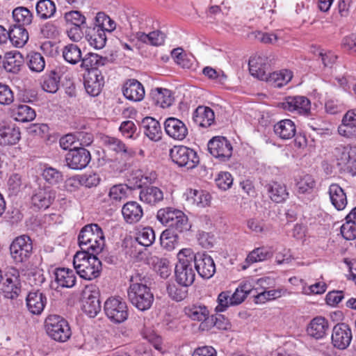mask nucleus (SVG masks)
Wrapping results in <instances>:
<instances>
[{"label": "nucleus", "mask_w": 356, "mask_h": 356, "mask_svg": "<svg viewBox=\"0 0 356 356\" xmlns=\"http://www.w3.org/2000/svg\"><path fill=\"white\" fill-rule=\"evenodd\" d=\"M127 296L130 302L140 311L149 309L154 302V295L151 289L141 282L140 275L138 274L130 277Z\"/></svg>", "instance_id": "1"}, {"label": "nucleus", "mask_w": 356, "mask_h": 356, "mask_svg": "<svg viewBox=\"0 0 356 356\" xmlns=\"http://www.w3.org/2000/svg\"><path fill=\"white\" fill-rule=\"evenodd\" d=\"M79 244L81 251L90 254H98L104 246V236L101 227L97 224L87 225L81 230Z\"/></svg>", "instance_id": "2"}, {"label": "nucleus", "mask_w": 356, "mask_h": 356, "mask_svg": "<svg viewBox=\"0 0 356 356\" xmlns=\"http://www.w3.org/2000/svg\"><path fill=\"white\" fill-rule=\"evenodd\" d=\"M95 254L80 251L74 256L73 265L81 277L91 280L99 275L102 263Z\"/></svg>", "instance_id": "3"}, {"label": "nucleus", "mask_w": 356, "mask_h": 356, "mask_svg": "<svg viewBox=\"0 0 356 356\" xmlns=\"http://www.w3.org/2000/svg\"><path fill=\"white\" fill-rule=\"evenodd\" d=\"M156 218L163 225L176 232H183L188 229L187 216L181 210L172 207L159 209Z\"/></svg>", "instance_id": "4"}, {"label": "nucleus", "mask_w": 356, "mask_h": 356, "mask_svg": "<svg viewBox=\"0 0 356 356\" xmlns=\"http://www.w3.org/2000/svg\"><path fill=\"white\" fill-rule=\"evenodd\" d=\"M47 334L52 339L65 342L71 336V330L67 321L58 315H49L45 320Z\"/></svg>", "instance_id": "5"}, {"label": "nucleus", "mask_w": 356, "mask_h": 356, "mask_svg": "<svg viewBox=\"0 0 356 356\" xmlns=\"http://www.w3.org/2000/svg\"><path fill=\"white\" fill-rule=\"evenodd\" d=\"M170 155L174 163L187 169L195 168L199 163L196 152L186 146H175L170 149Z\"/></svg>", "instance_id": "6"}, {"label": "nucleus", "mask_w": 356, "mask_h": 356, "mask_svg": "<svg viewBox=\"0 0 356 356\" xmlns=\"http://www.w3.org/2000/svg\"><path fill=\"white\" fill-rule=\"evenodd\" d=\"M82 309L90 317H95L101 311L99 291L97 286L87 285L82 291Z\"/></svg>", "instance_id": "7"}, {"label": "nucleus", "mask_w": 356, "mask_h": 356, "mask_svg": "<svg viewBox=\"0 0 356 356\" xmlns=\"http://www.w3.org/2000/svg\"><path fill=\"white\" fill-rule=\"evenodd\" d=\"M332 155L339 165L356 173V146H337L332 151Z\"/></svg>", "instance_id": "8"}, {"label": "nucleus", "mask_w": 356, "mask_h": 356, "mask_svg": "<svg viewBox=\"0 0 356 356\" xmlns=\"http://www.w3.org/2000/svg\"><path fill=\"white\" fill-rule=\"evenodd\" d=\"M104 311L112 321L122 323L128 317V309L126 302L120 297H111L104 304Z\"/></svg>", "instance_id": "9"}, {"label": "nucleus", "mask_w": 356, "mask_h": 356, "mask_svg": "<svg viewBox=\"0 0 356 356\" xmlns=\"http://www.w3.org/2000/svg\"><path fill=\"white\" fill-rule=\"evenodd\" d=\"M21 138L19 128L9 119L0 118V145L10 146L17 144Z\"/></svg>", "instance_id": "10"}, {"label": "nucleus", "mask_w": 356, "mask_h": 356, "mask_svg": "<svg viewBox=\"0 0 356 356\" xmlns=\"http://www.w3.org/2000/svg\"><path fill=\"white\" fill-rule=\"evenodd\" d=\"M282 108L295 115H307L310 113L311 102L305 96H289L282 102Z\"/></svg>", "instance_id": "11"}, {"label": "nucleus", "mask_w": 356, "mask_h": 356, "mask_svg": "<svg viewBox=\"0 0 356 356\" xmlns=\"http://www.w3.org/2000/svg\"><path fill=\"white\" fill-rule=\"evenodd\" d=\"M208 149L211 154L221 161L228 160L232 154V146L225 137L216 136L208 143Z\"/></svg>", "instance_id": "12"}, {"label": "nucleus", "mask_w": 356, "mask_h": 356, "mask_svg": "<svg viewBox=\"0 0 356 356\" xmlns=\"http://www.w3.org/2000/svg\"><path fill=\"white\" fill-rule=\"evenodd\" d=\"M19 272L16 269L8 271L0 282L1 289L6 298H15L20 291Z\"/></svg>", "instance_id": "13"}, {"label": "nucleus", "mask_w": 356, "mask_h": 356, "mask_svg": "<svg viewBox=\"0 0 356 356\" xmlns=\"http://www.w3.org/2000/svg\"><path fill=\"white\" fill-rule=\"evenodd\" d=\"M10 250L16 262H22L30 256L32 251L31 238L26 235L17 237L11 243Z\"/></svg>", "instance_id": "14"}, {"label": "nucleus", "mask_w": 356, "mask_h": 356, "mask_svg": "<svg viewBox=\"0 0 356 356\" xmlns=\"http://www.w3.org/2000/svg\"><path fill=\"white\" fill-rule=\"evenodd\" d=\"M90 153L83 147L70 149L66 154L67 165L73 170L85 168L90 161Z\"/></svg>", "instance_id": "15"}, {"label": "nucleus", "mask_w": 356, "mask_h": 356, "mask_svg": "<svg viewBox=\"0 0 356 356\" xmlns=\"http://www.w3.org/2000/svg\"><path fill=\"white\" fill-rule=\"evenodd\" d=\"M352 340V331L346 323H339L332 329L331 341L334 348L344 350L349 346Z\"/></svg>", "instance_id": "16"}, {"label": "nucleus", "mask_w": 356, "mask_h": 356, "mask_svg": "<svg viewBox=\"0 0 356 356\" xmlns=\"http://www.w3.org/2000/svg\"><path fill=\"white\" fill-rule=\"evenodd\" d=\"M104 143L111 150L120 154L122 159L124 161L120 167V170L126 166V161L136 155V151L133 148L127 146L117 138L106 136L104 139Z\"/></svg>", "instance_id": "17"}, {"label": "nucleus", "mask_w": 356, "mask_h": 356, "mask_svg": "<svg viewBox=\"0 0 356 356\" xmlns=\"http://www.w3.org/2000/svg\"><path fill=\"white\" fill-rule=\"evenodd\" d=\"M195 268L202 278L209 279L216 272V265L212 257L205 252H197Z\"/></svg>", "instance_id": "18"}, {"label": "nucleus", "mask_w": 356, "mask_h": 356, "mask_svg": "<svg viewBox=\"0 0 356 356\" xmlns=\"http://www.w3.org/2000/svg\"><path fill=\"white\" fill-rule=\"evenodd\" d=\"M165 133L172 138L177 140H184L188 135L186 124L176 118H168L164 122Z\"/></svg>", "instance_id": "19"}, {"label": "nucleus", "mask_w": 356, "mask_h": 356, "mask_svg": "<svg viewBox=\"0 0 356 356\" xmlns=\"http://www.w3.org/2000/svg\"><path fill=\"white\" fill-rule=\"evenodd\" d=\"M339 135L348 138H356V109L348 111L338 127Z\"/></svg>", "instance_id": "20"}, {"label": "nucleus", "mask_w": 356, "mask_h": 356, "mask_svg": "<svg viewBox=\"0 0 356 356\" xmlns=\"http://www.w3.org/2000/svg\"><path fill=\"white\" fill-rule=\"evenodd\" d=\"M104 83V78L98 70L89 71L84 76L86 90L91 96L95 97L99 94Z\"/></svg>", "instance_id": "21"}, {"label": "nucleus", "mask_w": 356, "mask_h": 356, "mask_svg": "<svg viewBox=\"0 0 356 356\" xmlns=\"http://www.w3.org/2000/svg\"><path fill=\"white\" fill-rule=\"evenodd\" d=\"M249 70L250 74L259 80L266 81L269 74L268 59L265 56H257L249 60Z\"/></svg>", "instance_id": "22"}, {"label": "nucleus", "mask_w": 356, "mask_h": 356, "mask_svg": "<svg viewBox=\"0 0 356 356\" xmlns=\"http://www.w3.org/2000/svg\"><path fill=\"white\" fill-rule=\"evenodd\" d=\"M329 329L327 320L323 316L314 318L307 327L309 336L316 339H321L327 335Z\"/></svg>", "instance_id": "23"}, {"label": "nucleus", "mask_w": 356, "mask_h": 356, "mask_svg": "<svg viewBox=\"0 0 356 356\" xmlns=\"http://www.w3.org/2000/svg\"><path fill=\"white\" fill-rule=\"evenodd\" d=\"M143 86L136 79L127 80L123 86V95L129 100L140 102L145 97Z\"/></svg>", "instance_id": "24"}, {"label": "nucleus", "mask_w": 356, "mask_h": 356, "mask_svg": "<svg viewBox=\"0 0 356 356\" xmlns=\"http://www.w3.org/2000/svg\"><path fill=\"white\" fill-rule=\"evenodd\" d=\"M28 310L33 314L39 315L47 304V297L39 291H30L26 298Z\"/></svg>", "instance_id": "25"}, {"label": "nucleus", "mask_w": 356, "mask_h": 356, "mask_svg": "<svg viewBox=\"0 0 356 356\" xmlns=\"http://www.w3.org/2000/svg\"><path fill=\"white\" fill-rule=\"evenodd\" d=\"M176 282L184 287H188L195 280V272L193 265L176 264L175 268Z\"/></svg>", "instance_id": "26"}, {"label": "nucleus", "mask_w": 356, "mask_h": 356, "mask_svg": "<svg viewBox=\"0 0 356 356\" xmlns=\"http://www.w3.org/2000/svg\"><path fill=\"white\" fill-rule=\"evenodd\" d=\"M122 214L127 223L134 224L139 222L143 218V210L139 203L130 201L122 207Z\"/></svg>", "instance_id": "27"}, {"label": "nucleus", "mask_w": 356, "mask_h": 356, "mask_svg": "<svg viewBox=\"0 0 356 356\" xmlns=\"http://www.w3.org/2000/svg\"><path fill=\"white\" fill-rule=\"evenodd\" d=\"M131 190L126 184H115L109 188L106 201L111 205H118L129 197Z\"/></svg>", "instance_id": "28"}, {"label": "nucleus", "mask_w": 356, "mask_h": 356, "mask_svg": "<svg viewBox=\"0 0 356 356\" xmlns=\"http://www.w3.org/2000/svg\"><path fill=\"white\" fill-rule=\"evenodd\" d=\"M266 189L268 192L270 199L276 203L284 202L289 197L285 184L278 181H270L266 185Z\"/></svg>", "instance_id": "29"}, {"label": "nucleus", "mask_w": 356, "mask_h": 356, "mask_svg": "<svg viewBox=\"0 0 356 356\" xmlns=\"http://www.w3.org/2000/svg\"><path fill=\"white\" fill-rule=\"evenodd\" d=\"M184 312L188 318L199 322L206 321L210 315L207 307L201 303L189 305L184 307Z\"/></svg>", "instance_id": "30"}, {"label": "nucleus", "mask_w": 356, "mask_h": 356, "mask_svg": "<svg viewBox=\"0 0 356 356\" xmlns=\"http://www.w3.org/2000/svg\"><path fill=\"white\" fill-rule=\"evenodd\" d=\"M193 119L198 126L207 128L214 123V112L209 107L200 106L194 111Z\"/></svg>", "instance_id": "31"}, {"label": "nucleus", "mask_w": 356, "mask_h": 356, "mask_svg": "<svg viewBox=\"0 0 356 356\" xmlns=\"http://www.w3.org/2000/svg\"><path fill=\"white\" fill-rule=\"evenodd\" d=\"M186 200L188 204L199 207H205L210 204L211 195L205 191L189 189L185 193Z\"/></svg>", "instance_id": "32"}, {"label": "nucleus", "mask_w": 356, "mask_h": 356, "mask_svg": "<svg viewBox=\"0 0 356 356\" xmlns=\"http://www.w3.org/2000/svg\"><path fill=\"white\" fill-rule=\"evenodd\" d=\"M86 39L91 47L97 49H102L106 42V33L95 26L87 29Z\"/></svg>", "instance_id": "33"}, {"label": "nucleus", "mask_w": 356, "mask_h": 356, "mask_svg": "<svg viewBox=\"0 0 356 356\" xmlns=\"http://www.w3.org/2000/svg\"><path fill=\"white\" fill-rule=\"evenodd\" d=\"M328 193L332 204L338 211L343 210L347 205L346 194L338 184H333L329 187Z\"/></svg>", "instance_id": "34"}, {"label": "nucleus", "mask_w": 356, "mask_h": 356, "mask_svg": "<svg viewBox=\"0 0 356 356\" xmlns=\"http://www.w3.org/2000/svg\"><path fill=\"white\" fill-rule=\"evenodd\" d=\"M275 134L282 140L292 138L296 133L295 123L289 119H284L279 121L274 125Z\"/></svg>", "instance_id": "35"}, {"label": "nucleus", "mask_w": 356, "mask_h": 356, "mask_svg": "<svg viewBox=\"0 0 356 356\" xmlns=\"http://www.w3.org/2000/svg\"><path fill=\"white\" fill-rule=\"evenodd\" d=\"M144 134L150 140L157 141L161 138L162 131L159 121L152 117H146L141 122Z\"/></svg>", "instance_id": "36"}, {"label": "nucleus", "mask_w": 356, "mask_h": 356, "mask_svg": "<svg viewBox=\"0 0 356 356\" xmlns=\"http://www.w3.org/2000/svg\"><path fill=\"white\" fill-rule=\"evenodd\" d=\"M55 198V193L49 188H39L32 196L34 207L38 209H47Z\"/></svg>", "instance_id": "37"}, {"label": "nucleus", "mask_w": 356, "mask_h": 356, "mask_svg": "<svg viewBox=\"0 0 356 356\" xmlns=\"http://www.w3.org/2000/svg\"><path fill=\"white\" fill-rule=\"evenodd\" d=\"M11 116L15 120L22 122H31L35 118V112L26 104L13 105L10 108Z\"/></svg>", "instance_id": "38"}, {"label": "nucleus", "mask_w": 356, "mask_h": 356, "mask_svg": "<svg viewBox=\"0 0 356 356\" xmlns=\"http://www.w3.org/2000/svg\"><path fill=\"white\" fill-rule=\"evenodd\" d=\"M107 61V58L90 52L81 58V67L89 72V71L97 70L98 67L104 66Z\"/></svg>", "instance_id": "39"}, {"label": "nucleus", "mask_w": 356, "mask_h": 356, "mask_svg": "<svg viewBox=\"0 0 356 356\" xmlns=\"http://www.w3.org/2000/svg\"><path fill=\"white\" fill-rule=\"evenodd\" d=\"M287 294H289V292L283 287L270 290L264 289V291L254 295V302L257 304H264L268 301L274 300Z\"/></svg>", "instance_id": "40"}, {"label": "nucleus", "mask_w": 356, "mask_h": 356, "mask_svg": "<svg viewBox=\"0 0 356 356\" xmlns=\"http://www.w3.org/2000/svg\"><path fill=\"white\" fill-rule=\"evenodd\" d=\"M55 280L57 284L66 288H71L76 283V275L74 272L69 268H58L55 271Z\"/></svg>", "instance_id": "41"}, {"label": "nucleus", "mask_w": 356, "mask_h": 356, "mask_svg": "<svg viewBox=\"0 0 356 356\" xmlns=\"http://www.w3.org/2000/svg\"><path fill=\"white\" fill-rule=\"evenodd\" d=\"M293 77V72L289 70L269 73L266 82L275 88H281L287 84Z\"/></svg>", "instance_id": "42"}, {"label": "nucleus", "mask_w": 356, "mask_h": 356, "mask_svg": "<svg viewBox=\"0 0 356 356\" xmlns=\"http://www.w3.org/2000/svg\"><path fill=\"white\" fill-rule=\"evenodd\" d=\"M152 96L155 104L163 108L170 107L174 102L171 91L165 88H157L153 90Z\"/></svg>", "instance_id": "43"}, {"label": "nucleus", "mask_w": 356, "mask_h": 356, "mask_svg": "<svg viewBox=\"0 0 356 356\" xmlns=\"http://www.w3.org/2000/svg\"><path fill=\"white\" fill-rule=\"evenodd\" d=\"M29 40V33L26 29L21 26H14L9 31V40L13 46L20 48L24 47Z\"/></svg>", "instance_id": "44"}, {"label": "nucleus", "mask_w": 356, "mask_h": 356, "mask_svg": "<svg viewBox=\"0 0 356 356\" xmlns=\"http://www.w3.org/2000/svg\"><path fill=\"white\" fill-rule=\"evenodd\" d=\"M140 200L149 204H154L163 199V191L156 186H149L143 189L140 193Z\"/></svg>", "instance_id": "45"}, {"label": "nucleus", "mask_w": 356, "mask_h": 356, "mask_svg": "<svg viewBox=\"0 0 356 356\" xmlns=\"http://www.w3.org/2000/svg\"><path fill=\"white\" fill-rule=\"evenodd\" d=\"M136 38L138 41L143 43L153 46H159L164 43L165 35L163 33L159 31H152L149 34L139 31L136 33Z\"/></svg>", "instance_id": "46"}, {"label": "nucleus", "mask_w": 356, "mask_h": 356, "mask_svg": "<svg viewBox=\"0 0 356 356\" xmlns=\"http://www.w3.org/2000/svg\"><path fill=\"white\" fill-rule=\"evenodd\" d=\"M273 257V251L270 248L259 247L254 249L247 256L245 262L248 264L261 262Z\"/></svg>", "instance_id": "47"}, {"label": "nucleus", "mask_w": 356, "mask_h": 356, "mask_svg": "<svg viewBox=\"0 0 356 356\" xmlns=\"http://www.w3.org/2000/svg\"><path fill=\"white\" fill-rule=\"evenodd\" d=\"M35 8L38 16L42 19L51 18L56 10L54 2L51 0H40Z\"/></svg>", "instance_id": "48"}, {"label": "nucleus", "mask_w": 356, "mask_h": 356, "mask_svg": "<svg viewBox=\"0 0 356 356\" xmlns=\"http://www.w3.org/2000/svg\"><path fill=\"white\" fill-rule=\"evenodd\" d=\"M155 233L150 227L138 229L136 234V241L142 246L149 247L155 241Z\"/></svg>", "instance_id": "49"}, {"label": "nucleus", "mask_w": 356, "mask_h": 356, "mask_svg": "<svg viewBox=\"0 0 356 356\" xmlns=\"http://www.w3.org/2000/svg\"><path fill=\"white\" fill-rule=\"evenodd\" d=\"M63 56L67 63L72 65L77 64L82 58L81 49L76 44H69L64 47Z\"/></svg>", "instance_id": "50"}, {"label": "nucleus", "mask_w": 356, "mask_h": 356, "mask_svg": "<svg viewBox=\"0 0 356 356\" xmlns=\"http://www.w3.org/2000/svg\"><path fill=\"white\" fill-rule=\"evenodd\" d=\"M23 58L20 53H8L4 63V68L12 73H17L22 65Z\"/></svg>", "instance_id": "51"}, {"label": "nucleus", "mask_w": 356, "mask_h": 356, "mask_svg": "<svg viewBox=\"0 0 356 356\" xmlns=\"http://www.w3.org/2000/svg\"><path fill=\"white\" fill-rule=\"evenodd\" d=\"M13 17L18 26H26L31 24L33 20V14L25 7H17L13 11Z\"/></svg>", "instance_id": "52"}, {"label": "nucleus", "mask_w": 356, "mask_h": 356, "mask_svg": "<svg viewBox=\"0 0 356 356\" xmlns=\"http://www.w3.org/2000/svg\"><path fill=\"white\" fill-rule=\"evenodd\" d=\"M178 233L170 229L164 230L160 236L161 245L168 251L174 250L177 243Z\"/></svg>", "instance_id": "53"}, {"label": "nucleus", "mask_w": 356, "mask_h": 356, "mask_svg": "<svg viewBox=\"0 0 356 356\" xmlns=\"http://www.w3.org/2000/svg\"><path fill=\"white\" fill-rule=\"evenodd\" d=\"M26 63L32 72H40L45 67L44 57L38 52H30L26 56Z\"/></svg>", "instance_id": "54"}, {"label": "nucleus", "mask_w": 356, "mask_h": 356, "mask_svg": "<svg viewBox=\"0 0 356 356\" xmlns=\"http://www.w3.org/2000/svg\"><path fill=\"white\" fill-rule=\"evenodd\" d=\"M60 77L55 72L43 77L41 86L43 90L49 93H55L59 88Z\"/></svg>", "instance_id": "55"}, {"label": "nucleus", "mask_w": 356, "mask_h": 356, "mask_svg": "<svg viewBox=\"0 0 356 356\" xmlns=\"http://www.w3.org/2000/svg\"><path fill=\"white\" fill-rule=\"evenodd\" d=\"M316 186L314 177L310 175L300 176L296 181V188L299 193H310Z\"/></svg>", "instance_id": "56"}, {"label": "nucleus", "mask_w": 356, "mask_h": 356, "mask_svg": "<svg viewBox=\"0 0 356 356\" xmlns=\"http://www.w3.org/2000/svg\"><path fill=\"white\" fill-rule=\"evenodd\" d=\"M151 262L154 266V270L163 278H167L170 275V268L169 261L165 258H159L156 257L151 258Z\"/></svg>", "instance_id": "57"}, {"label": "nucleus", "mask_w": 356, "mask_h": 356, "mask_svg": "<svg viewBox=\"0 0 356 356\" xmlns=\"http://www.w3.org/2000/svg\"><path fill=\"white\" fill-rule=\"evenodd\" d=\"M177 262L176 264L193 265L197 259V253L191 248L181 249L177 254Z\"/></svg>", "instance_id": "58"}, {"label": "nucleus", "mask_w": 356, "mask_h": 356, "mask_svg": "<svg viewBox=\"0 0 356 356\" xmlns=\"http://www.w3.org/2000/svg\"><path fill=\"white\" fill-rule=\"evenodd\" d=\"M127 20L131 29H144L147 26L146 16L137 10L128 14Z\"/></svg>", "instance_id": "59"}, {"label": "nucleus", "mask_w": 356, "mask_h": 356, "mask_svg": "<svg viewBox=\"0 0 356 356\" xmlns=\"http://www.w3.org/2000/svg\"><path fill=\"white\" fill-rule=\"evenodd\" d=\"M96 27L101 28L105 33L111 32L115 29V22L104 13H98L96 16Z\"/></svg>", "instance_id": "60"}, {"label": "nucleus", "mask_w": 356, "mask_h": 356, "mask_svg": "<svg viewBox=\"0 0 356 356\" xmlns=\"http://www.w3.org/2000/svg\"><path fill=\"white\" fill-rule=\"evenodd\" d=\"M168 296L175 301L183 300L188 294L187 287L178 286L175 284H168L167 286Z\"/></svg>", "instance_id": "61"}, {"label": "nucleus", "mask_w": 356, "mask_h": 356, "mask_svg": "<svg viewBox=\"0 0 356 356\" xmlns=\"http://www.w3.org/2000/svg\"><path fill=\"white\" fill-rule=\"evenodd\" d=\"M217 302L218 305L215 308L216 312H223L226 311L229 307L234 305L229 291L221 292L218 296Z\"/></svg>", "instance_id": "62"}, {"label": "nucleus", "mask_w": 356, "mask_h": 356, "mask_svg": "<svg viewBox=\"0 0 356 356\" xmlns=\"http://www.w3.org/2000/svg\"><path fill=\"white\" fill-rule=\"evenodd\" d=\"M14 92L9 86L0 83V105L9 106L14 102Z\"/></svg>", "instance_id": "63"}, {"label": "nucleus", "mask_w": 356, "mask_h": 356, "mask_svg": "<svg viewBox=\"0 0 356 356\" xmlns=\"http://www.w3.org/2000/svg\"><path fill=\"white\" fill-rule=\"evenodd\" d=\"M215 181L217 186L223 191L229 189L233 184L232 176L228 172H219Z\"/></svg>", "instance_id": "64"}]
</instances>
